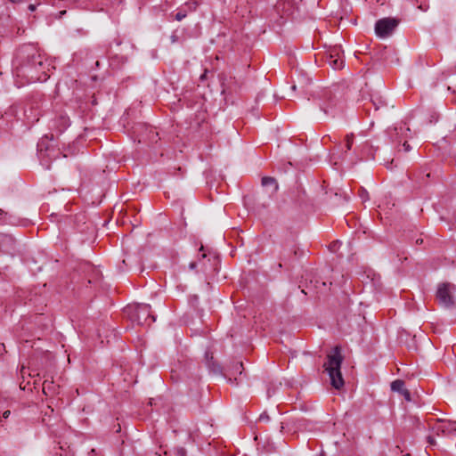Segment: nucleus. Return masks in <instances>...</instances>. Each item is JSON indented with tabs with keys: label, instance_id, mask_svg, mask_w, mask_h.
<instances>
[{
	"label": "nucleus",
	"instance_id": "nucleus-1",
	"mask_svg": "<svg viewBox=\"0 0 456 456\" xmlns=\"http://www.w3.org/2000/svg\"><path fill=\"white\" fill-rule=\"evenodd\" d=\"M23 53L36 61L35 66L27 69L28 81L31 83L45 81L49 77V63L41 51L34 45H23Z\"/></svg>",
	"mask_w": 456,
	"mask_h": 456
},
{
	"label": "nucleus",
	"instance_id": "nucleus-2",
	"mask_svg": "<svg viewBox=\"0 0 456 456\" xmlns=\"http://www.w3.org/2000/svg\"><path fill=\"white\" fill-rule=\"evenodd\" d=\"M340 348L336 346L331 354L327 355V361L324 362V369L328 372L330 383L336 389L344 386V379L341 374V364L343 362Z\"/></svg>",
	"mask_w": 456,
	"mask_h": 456
},
{
	"label": "nucleus",
	"instance_id": "nucleus-3",
	"mask_svg": "<svg viewBox=\"0 0 456 456\" xmlns=\"http://www.w3.org/2000/svg\"><path fill=\"white\" fill-rule=\"evenodd\" d=\"M130 318L139 325H151L156 321L155 316L151 313V305L148 304L137 305L131 312Z\"/></svg>",
	"mask_w": 456,
	"mask_h": 456
},
{
	"label": "nucleus",
	"instance_id": "nucleus-4",
	"mask_svg": "<svg viewBox=\"0 0 456 456\" xmlns=\"http://www.w3.org/2000/svg\"><path fill=\"white\" fill-rule=\"evenodd\" d=\"M455 289L456 286L452 283L444 282L439 284L436 290V298L439 305L446 308L453 306L455 304L453 297Z\"/></svg>",
	"mask_w": 456,
	"mask_h": 456
},
{
	"label": "nucleus",
	"instance_id": "nucleus-5",
	"mask_svg": "<svg viewBox=\"0 0 456 456\" xmlns=\"http://www.w3.org/2000/svg\"><path fill=\"white\" fill-rule=\"evenodd\" d=\"M400 23V20L393 17L379 19L375 24V33L379 37L386 38L392 35Z\"/></svg>",
	"mask_w": 456,
	"mask_h": 456
},
{
	"label": "nucleus",
	"instance_id": "nucleus-6",
	"mask_svg": "<svg viewBox=\"0 0 456 456\" xmlns=\"http://www.w3.org/2000/svg\"><path fill=\"white\" fill-rule=\"evenodd\" d=\"M431 430L436 436H453L456 434V421L437 419Z\"/></svg>",
	"mask_w": 456,
	"mask_h": 456
},
{
	"label": "nucleus",
	"instance_id": "nucleus-7",
	"mask_svg": "<svg viewBox=\"0 0 456 456\" xmlns=\"http://www.w3.org/2000/svg\"><path fill=\"white\" fill-rule=\"evenodd\" d=\"M16 58L19 61V67L17 68L18 76L26 77L27 69H29V68L35 66L36 61H32L30 58L28 57L27 53H23V46L20 47V50L18 51Z\"/></svg>",
	"mask_w": 456,
	"mask_h": 456
},
{
	"label": "nucleus",
	"instance_id": "nucleus-8",
	"mask_svg": "<svg viewBox=\"0 0 456 456\" xmlns=\"http://www.w3.org/2000/svg\"><path fill=\"white\" fill-rule=\"evenodd\" d=\"M411 132L409 127L403 125L395 126L388 128L387 134L393 142L400 144L403 140L409 138V133Z\"/></svg>",
	"mask_w": 456,
	"mask_h": 456
},
{
	"label": "nucleus",
	"instance_id": "nucleus-9",
	"mask_svg": "<svg viewBox=\"0 0 456 456\" xmlns=\"http://www.w3.org/2000/svg\"><path fill=\"white\" fill-rule=\"evenodd\" d=\"M341 53V47L337 45L327 53L326 61L334 69H340L344 66V59L340 55Z\"/></svg>",
	"mask_w": 456,
	"mask_h": 456
},
{
	"label": "nucleus",
	"instance_id": "nucleus-10",
	"mask_svg": "<svg viewBox=\"0 0 456 456\" xmlns=\"http://www.w3.org/2000/svg\"><path fill=\"white\" fill-rule=\"evenodd\" d=\"M326 114L335 116L343 110V102L338 99L330 98L328 102L322 107Z\"/></svg>",
	"mask_w": 456,
	"mask_h": 456
},
{
	"label": "nucleus",
	"instance_id": "nucleus-11",
	"mask_svg": "<svg viewBox=\"0 0 456 456\" xmlns=\"http://www.w3.org/2000/svg\"><path fill=\"white\" fill-rule=\"evenodd\" d=\"M370 102L374 108V111L378 112L381 110L387 109V102L386 100L378 93L370 95Z\"/></svg>",
	"mask_w": 456,
	"mask_h": 456
},
{
	"label": "nucleus",
	"instance_id": "nucleus-12",
	"mask_svg": "<svg viewBox=\"0 0 456 456\" xmlns=\"http://www.w3.org/2000/svg\"><path fill=\"white\" fill-rule=\"evenodd\" d=\"M305 191L301 188V186H297L294 189H291L289 191V196L291 200L294 201L296 205H300L305 200Z\"/></svg>",
	"mask_w": 456,
	"mask_h": 456
},
{
	"label": "nucleus",
	"instance_id": "nucleus-13",
	"mask_svg": "<svg viewBox=\"0 0 456 456\" xmlns=\"http://www.w3.org/2000/svg\"><path fill=\"white\" fill-rule=\"evenodd\" d=\"M0 224H15L16 217L13 215L10 214L9 212H6L0 208Z\"/></svg>",
	"mask_w": 456,
	"mask_h": 456
},
{
	"label": "nucleus",
	"instance_id": "nucleus-14",
	"mask_svg": "<svg viewBox=\"0 0 456 456\" xmlns=\"http://www.w3.org/2000/svg\"><path fill=\"white\" fill-rule=\"evenodd\" d=\"M391 389L392 391L398 392L402 394L403 390L406 388L404 387V381L401 379H396L391 383Z\"/></svg>",
	"mask_w": 456,
	"mask_h": 456
},
{
	"label": "nucleus",
	"instance_id": "nucleus-15",
	"mask_svg": "<svg viewBox=\"0 0 456 456\" xmlns=\"http://www.w3.org/2000/svg\"><path fill=\"white\" fill-rule=\"evenodd\" d=\"M262 185L263 186L273 185L274 191L278 190V183H277L276 180L271 176L263 177L262 178Z\"/></svg>",
	"mask_w": 456,
	"mask_h": 456
},
{
	"label": "nucleus",
	"instance_id": "nucleus-16",
	"mask_svg": "<svg viewBox=\"0 0 456 456\" xmlns=\"http://www.w3.org/2000/svg\"><path fill=\"white\" fill-rule=\"evenodd\" d=\"M354 134H346V138H345V147H346V151L351 150L352 148V145L354 143Z\"/></svg>",
	"mask_w": 456,
	"mask_h": 456
},
{
	"label": "nucleus",
	"instance_id": "nucleus-17",
	"mask_svg": "<svg viewBox=\"0 0 456 456\" xmlns=\"http://www.w3.org/2000/svg\"><path fill=\"white\" fill-rule=\"evenodd\" d=\"M0 242L10 243L12 246L14 244V239L11 235L3 234L0 237Z\"/></svg>",
	"mask_w": 456,
	"mask_h": 456
},
{
	"label": "nucleus",
	"instance_id": "nucleus-18",
	"mask_svg": "<svg viewBox=\"0 0 456 456\" xmlns=\"http://www.w3.org/2000/svg\"><path fill=\"white\" fill-rule=\"evenodd\" d=\"M175 456H186V450L183 447H178L175 451Z\"/></svg>",
	"mask_w": 456,
	"mask_h": 456
},
{
	"label": "nucleus",
	"instance_id": "nucleus-19",
	"mask_svg": "<svg viewBox=\"0 0 456 456\" xmlns=\"http://www.w3.org/2000/svg\"><path fill=\"white\" fill-rule=\"evenodd\" d=\"M186 12H178L175 13V19L178 21L182 20L183 19H184L186 17Z\"/></svg>",
	"mask_w": 456,
	"mask_h": 456
},
{
	"label": "nucleus",
	"instance_id": "nucleus-20",
	"mask_svg": "<svg viewBox=\"0 0 456 456\" xmlns=\"http://www.w3.org/2000/svg\"><path fill=\"white\" fill-rule=\"evenodd\" d=\"M360 197H361V199H362L363 201H366V200H369V194H368V192H367L365 190H363V189H362V191H361V192H360Z\"/></svg>",
	"mask_w": 456,
	"mask_h": 456
},
{
	"label": "nucleus",
	"instance_id": "nucleus-21",
	"mask_svg": "<svg viewBox=\"0 0 456 456\" xmlns=\"http://www.w3.org/2000/svg\"><path fill=\"white\" fill-rule=\"evenodd\" d=\"M403 147L405 152H408L411 150V145L408 143L407 139L403 140Z\"/></svg>",
	"mask_w": 456,
	"mask_h": 456
},
{
	"label": "nucleus",
	"instance_id": "nucleus-22",
	"mask_svg": "<svg viewBox=\"0 0 456 456\" xmlns=\"http://www.w3.org/2000/svg\"><path fill=\"white\" fill-rule=\"evenodd\" d=\"M87 267L92 270V272H93V278L94 279H97L98 276H99L100 272L98 270H96L95 268L92 267L89 265H87Z\"/></svg>",
	"mask_w": 456,
	"mask_h": 456
},
{
	"label": "nucleus",
	"instance_id": "nucleus-23",
	"mask_svg": "<svg viewBox=\"0 0 456 456\" xmlns=\"http://www.w3.org/2000/svg\"><path fill=\"white\" fill-rule=\"evenodd\" d=\"M259 420L260 421H269L270 420V417H269V415L266 412H263L259 416Z\"/></svg>",
	"mask_w": 456,
	"mask_h": 456
},
{
	"label": "nucleus",
	"instance_id": "nucleus-24",
	"mask_svg": "<svg viewBox=\"0 0 456 456\" xmlns=\"http://www.w3.org/2000/svg\"><path fill=\"white\" fill-rule=\"evenodd\" d=\"M401 395H403L406 401H411V393L408 389L403 390Z\"/></svg>",
	"mask_w": 456,
	"mask_h": 456
},
{
	"label": "nucleus",
	"instance_id": "nucleus-25",
	"mask_svg": "<svg viewBox=\"0 0 456 456\" xmlns=\"http://www.w3.org/2000/svg\"><path fill=\"white\" fill-rule=\"evenodd\" d=\"M427 441H428V443L430 445H436V444L434 436H431V435H430V436H428L427 437Z\"/></svg>",
	"mask_w": 456,
	"mask_h": 456
},
{
	"label": "nucleus",
	"instance_id": "nucleus-26",
	"mask_svg": "<svg viewBox=\"0 0 456 456\" xmlns=\"http://www.w3.org/2000/svg\"><path fill=\"white\" fill-rule=\"evenodd\" d=\"M52 383H47V381H45L43 384V392L46 394V390L50 388Z\"/></svg>",
	"mask_w": 456,
	"mask_h": 456
},
{
	"label": "nucleus",
	"instance_id": "nucleus-27",
	"mask_svg": "<svg viewBox=\"0 0 456 456\" xmlns=\"http://www.w3.org/2000/svg\"><path fill=\"white\" fill-rule=\"evenodd\" d=\"M242 367H243V364H242L241 362H236V364L234 366L235 370H238L240 372V374H241V370L240 369H242Z\"/></svg>",
	"mask_w": 456,
	"mask_h": 456
},
{
	"label": "nucleus",
	"instance_id": "nucleus-28",
	"mask_svg": "<svg viewBox=\"0 0 456 456\" xmlns=\"http://www.w3.org/2000/svg\"><path fill=\"white\" fill-rule=\"evenodd\" d=\"M28 8L30 12H34L37 9V4H30Z\"/></svg>",
	"mask_w": 456,
	"mask_h": 456
},
{
	"label": "nucleus",
	"instance_id": "nucleus-29",
	"mask_svg": "<svg viewBox=\"0 0 456 456\" xmlns=\"http://www.w3.org/2000/svg\"><path fill=\"white\" fill-rule=\"evenodd\" d=\"M88 456H100L94 449H92L88 453Z\"/></svg>",
	"mask_w": 456,
	"mask_h": 456
},
{
	"label": "nucleus",
	"instance_id": "nucleus-30",
	"mask_svg": "<svg viewBox=\"0 0 456 456\" xmlns=\"http://www.w3.org/2000/svg\"><path fill=\"white\" fill-rule=\"evenodd\" d=\"M10 414H11L10 411H5L3 412V418L4 419H8Z\"/></svg>",
	"mask_w": 456,
	"mask_h": 456
},
{
	"label": "nucleus",
	"instance_id": "nucleus-31",
	"mask_svg": "<svg viewBox=\"0 0 456 456\" xmlns=\"http://www.w3.org/2000/svg\"><path fill=\"white\" fill-rule=\"evenodd\" d=\"M196 266H197L196 262H191V263L189 265V268H190L191 270L195 269V268H196Z\"/></svg>",
	"mask_w": 456,
	"mask_h": 456
},
{
	"label": "nucleus",
	"instance_id": "nucleus-32",
	"mask_svg": "<svg viewBox=\"0 0 456 456\" xmlns=\"http://www.w3.org/2000/svg\"><path fill=\"white\" fill-rule=\"evenodd\" d=\"M39 158L41 159V161L43 162L44 161V154L42 152V150H40Z\"/></svg>",
	"mask_w": 456,
	"mask_h": 456
},
{
	"label": "nucleus",
	"instance_id": "nucleus-33",
	"mask_svg": "<svg viewBox=\"0 0 456 456\" xmlns=\"http://www.w3.org/2000/svg\"><path fill=\"white\" fill-rule=\"evenodd\" d=\"M422 242H423V240H422V239H418V240H416V243H417V244H421Z\"/></svg>",
	"mask_w": 456,
	"mask_h": 456
},
{
	"label": "nucleus",
	"instance_id": "nucleus-34",
	"mask_svg": "<svg viewBox=\"0 0 456 456\" xmlns=\"http://www.w3.org/2000/svg\"><path fill=\"white\" fill-rule=\"evenodd\" d=\"M283 429H284V427H283V424L281 423V432H282Z\"/></svg>",
	"mask_w": 456,
	"mask_h": 456
},
{
	"label": "nucleus",
	"instance_id": "nucleus-35",
	"mask_svg": "<svg viewBox=\"0 0 456 456\" xmlns=\"http://www.w3.org/2000/svg\"><path fill=\"white\" fill-rule=\"evenodd\" d=\"M95 65H96L97 67H99V66H100V62H99V61H97L95 62Z\"/></svg>",
	"mask_w": 456,
	"mask_h": 456
},
{
	"label": "nucleus",
	"instance_id": "nucleus-36",
	"mask_svg": "<svg viewBox=\"0 0 456 456\" xmlns=\"http://www.w3.org/2000/svg\"><path fill=\"white\" fill-rule=\"evenodd\" d=\"M291 88H292V90H296L297 86H296L295 85H293V86H291Z\"/></svg>",
	"mask_w": 456,
	"mask_h": 456
},
{
	"label": "nucleus",
	"instance_id": "nucleus-37",
	"mask_svg": "<svg viewBox=\"0 0 456 456\" xmlns=\"http://www.w3.org/2000/svg\"><path fill=\"white\" fill-rule=\"evenodd\" d=\"M205 77H206V74H203V75L200 77V78H201V79H204V78H205Z\"/></svg>",
	"mask_w": 456,
	"mask_h": 456
},
{
	"label": "nucleus",
	"instance_id": "nucleus-38",
	"mask_svg": "<svg viewBox=\"0 0 456 456\" xmlns=\"http://www.w3.org/2000/svg\"><path fill=\"white\" fill-rule=\"evenodd\" d=\"M335 246H336V244L332 245V247H331V250H335V248H335Z\"/></svg>",
	"mask_w": 456,
	"mask_h": 456
},
{
	"label": "nucleus",
	"instance_id": "nucleus-39",
	"mask_svg": "<svg viewBox=\"0 0 456 456\" xmlns=\"http://www.w3.org/2000/svg\"><path fill=\"white\" fill-rule=\"evenodd\" d=\"M278 266H279V268H281V267H282V265L280 263V264L278 265Z\"/></svg>",
	"mask_w": 456,
	"mask_h": 456
},
{
	"label": "nucleus",
	"instance_id": "nucleus-40",
	"mask_svg": "<svg viewBox=\"0 0 456 456\" xmlns=\"http://www.w3.org/2000/svg\"><path fill=\"white\" fill-rule=\"evenodd\" d=\"M316 456H325V455H324V454H322V453H320V454H318V455H316Z\"/></svg>",
	"mask_w": 456,
	"mask_h": 456
},
{
	"label": "nucleus",
	"instance_id": "nucleus-41",
	"mask_svg": "<svg viewBox=\"0 0 456 456\" xmlns=\"http://www.w3.org/2000/svg\"><path fill=\"white\" fill-rule=\"evenodd\" d=\"M60 456H63L61 453L60 454ZM64 456H68L67 454H65Z\"/></svg>",
	"mask_w": 456,
	"mask_h": 456
}]
</instances>
